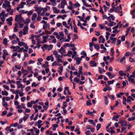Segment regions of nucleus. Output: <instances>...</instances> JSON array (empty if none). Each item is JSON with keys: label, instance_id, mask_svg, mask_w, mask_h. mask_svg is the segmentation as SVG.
I'll return each instance as SVG.
<instances>
[{"label": "nucleus", "instance_id": "1", "mask_svg": "<svg viewBox=\"0 0 135 135\" xmlns=\"http://www.w3.org/2000/svg\"><path fill=\"white\" fill-rule=\"evenodd\" d=\"M34 8H35V11L37 12L38 15H39L42 11L44 9V8L42 7H35Z\"/></svg>", "mask_w": 135, "mask_h": 135}, {"label": "nucleus", "instance_id": "2", "mask_svg": "<svg viewBox=\"0 0 135 135\" xmlns=\"http://www.w3.org/2000/svg\"><path fill=\"white\" fill-rule=\"evenodd\" d=\"M121 5L120 4L119 6H118L117 8H115V12H118L119 13H122V11H121L120 12V10H121Z\"/></svg>", "mask_w": 135, "mask_h": 135}, {"label": "nucleus", "instance_id": "3", "mask_svg": "<svg viewBox=\"0 0 135 135\" xmlns=\"http://www.w3.org/2000/svg\"><path fill=\"white\" fill-rule=\"evenodd\" d=\"M21 13L19 15H17L16 16L15 19V21H16L17 23L20 22L19 20L20 19V18L21 17Z\"/></svg>", "mask_w": 135, "mask_h": 135}, {"label": "nucleus", "instance_id": "4", "mask_svg": "<svg viewBox=\"0 0 135 135\" xmlns=\"http://www.w3.org/2000/svg\"><path fill=\"white\" fill-rule=\"evenodd\" d=\"M90 66L91 67H96L97 65V63L94 60L91 61L90 62Z\"/></svg>", "mask_w": 135, "mask_h": 135}, {"label": "nucleus", "instance_id": "5", "mask_svg": "<svg viewBox=\"0 0 135 135\" xmlns=\"http://www.w3.org/2000/svg\"><path fill=\"white\" fill-rule=\"evenodd\" d=\"M106 73V74L109 76L110 79L112 78L115 76L114 75L111 74L110 72H107Z\"/></svg>", "mask_w": 135, "mask_h": 135}, {"label": "nucleus", "instance_id": "6", "mask_svg": "<svg viewBox=\"0 0 135 135\" xmlns=\"http://www.w3.org/2000/svg\"><path fill=\"white\" fill-rule=\"evenodd\" d=\"M116 24V23L113 21L111 22V23H109L108 25L110 27H111L115 25Z\"/></svg>", "mask_w": 135, "mask_h": 135}, {"label": "nucleus", "instance_id": "7", "mask_svg": "<svg viewBox=\"0 0 135 135\" xmlns=\"http://www.w3.org/2000/svg\"><path fill=\"white\" fill-rule=\"evenodd\" d=\"M48 37H47L45 36H42V38L43 39V40L42 42V43H46L47 42L46 39Z\"/></svg>", "mask_w": 135, "mask_h": 135}, {"label": "nucleus", "instance_id": "8", "mask_svg": "<svg viewBox=\"0 0 135 135\" xmlns=\"http://www.w3.org/2000/svg\"><path fill=\"white\" fill-rule=\"evenodd\" d=\"M104 98V103L106 105H107L108 103V97L107 96H105Z\"/></svg>", "mask_w": 135, "mask_h": 135}, {"label": "nucleus", "instance_id": "9", "mask_svg": "<svg viewBox=\"0 0 135 135\" xmlns=\"http://www.w3.org/2000/svg\"><path fill=\"white\" fill-rule=\"evenodd\" d=\"M53 9L55 13H59L60 12V10L57 9L56 7H53Z\"/></svg>", "mask_w": 135, "mask_h": 135}, {"label": "nucleus", "instance_id": "10", "mask_svg": "<svg viewBox=\"0 0 135 135\" xmlns=\"http://www.w3.org/2000/svg\"><path fill=\"white\" fill-rule=\"evenodd\" d=\"M7 40V38H4L3 39V43L6 46H7L8 45Z\"/></svg>", "mask_w": 135, "mask_h": 135}, {"label": "nucleus", "instance_id": "11", "mask_svg": "<svg viewBox=\"0 0 135 135\" xmlns=\"http://www.w3.org/2000/svg\"><path fill=\"white\" fill-rule=\"evenodd\" d=\"M80 6V4L78 2H76L75 4H73V6L75 8L79 7Z\"/></svg>", "mask_w": 135, "mask_h": 135}, {"label": "nucleus", "instance_id": "12", "mask_svg": "<svg viewBox=\"0 0 135 135\" xmlns=\"http://www.w3.org/2000/svg\"><path fill=\"white\" fill-rule=\"evenodd\" d=\"M2 94V95H6L7 96L8 94V93L6 90H4V91H2L1 93Z\"/></svg>", "mask_w": 135, "mask_h": 135}, {"label": "nucleus", "instance_id": "13", "mask_svg": "<svg viewBox=\"0 0 135 135\" xmlns=\"http://www.w3.org/2000/svg\"><path fill=\"white\" fill-rule=\"evenodd\" d=\"M37 15L36 13H34L32 16V17L31 18V19L32 20H34L37 17Z\"/></svg>", "mask_w": 135, "mask_h": 135}, {"label": "nucleus", "instance_id": "14", "mask_svg": "<svg viewBox=\"0 0 135 135\" xmlns=\"http://www.w3.org/2000/svg\"><path fill=\"white\" fill-rule=\"evenodd\" d=\"M127 126V122L126 120H123L122 124H121V126Z\"/></svg>", "mask_w": 135, "mask_h": 135}, {"label": "nucleus", "instance_id": "15", "mask_svg": "<svg viewBox=\"0 0 135 135\" xmlns=\"http://www.w3.org/2000/svg\"><path fill=\"white\" fill-rule=\"evenodd\" d=\"M119 117V116L118 115H114L113 116L112 118V119L115 120V121H117L118 120L117 119H118Z\"/></svg>", "mask_w": 135, "mask_h": 135}, {"label": "nucleus", "instance_id": "16", "mask_svg": "<svg viewBox=\"0 0 135 135\" xmlns=\"http://www.w3.org/2000/svg\"><path fill=\"white\" fill-rule=\"evenodd\" d=\"M107 18L111 19L112 20H114L115 19V17L112 15H111L107 17Z\"/></svg>", "mask_w": 135, "mask_h": 135}, {"label": "nucleus", "instance_id": "17", "mask_svg": "<svg viewBox=\"0 0 135 135\" xmlns=\"http://www.w3.org/2000/svg\"><path fill=\"white\" fill-rule=\"evenodd\" d=\"M26 115L27 116L24 117L23 118V120L24 121L26 120L29 117V115L28 114H26Z\"/></svg>", "mask_w": 135, "mask_h": 135}, {"label": "nucleus", "instance_id": "18", "mask_svg": "<svg viewBox=\"0 0 135 135\" xmlns=\"http://www.w3.org/2000/svg\"><path fill=\"white\" fill-rule=\"evenodd\" d=\"M67 2L66 0H61V4L65 5L66 4Z\"/></svg>", "mask_w": 135, "mask_h": 135}, {"label": "nucleus", "instance_id": "19", "mask_svg": "<svg viewBox=\"0 0 135 135\" xmlns=\"http://www.w3.org/2000/svg\"><path fill=\"white\" fill-rule=\"evenodd\" d=\"M3 55L7 56L8 55V53L6 49H4L3 50Z\"/></svg>", "mask_w": 135, "mask_h": 135}, {"label": "nucleus", "instance_id": "20", "mask_svg": "<svg viewBox=\"0 0 135 135\" xmlns=\"http://www.w3.org/2000/svg\"><path fill=\"white\" fill-rule=\"evenodd\" d=\"M12 17H10L6 20V21L8 22H12Z\"/></svg>", "mask_w": 135, "mask_h": 135}, {"label": "nucleus", "instance_id": "21", "mask_svg": "<svg viewBox=\"0 0 135 135\" xmlns=\"http://www.w3.org/2000/svg\"><path fill=\"white\" fill-rule=\"evenodd\" d=\"M5 3L7 4V6L8 7H10V2L8 1H5Z\"/></svg>", "mask_w": 135, "mask_h": 135}, {"label": "nucleus", "instance_id": "22", "mask_svg": "<svg viewBox=\"0 0 135 135\" xmlns=\"http://www.w3.org/2000/svg\"><path fill=\"white\" fill-rule=\"evenodd\" d=\"M101 127V124H98L96 126L97 128V131H98L99 129Z\"/></svg>", "mask_w": 135, "mask_h": 135}, {"label": "nucleus", "instance_id": "23", "mask_svg": "<svg viewBox=\"0 0 135 135\" xmlns=\"http://www.w3.org/2000/svg\"><path fill=\"white\" fill-rule=\"evenodd\" d=\"M30 20L28 18H27L26 19L25 21H24V23L25 24H28L30 22Z\"/></svg>", "mask_w": 135, "mask_h": 135}, {"label": "nucleus", "instance_id": "24", "mask_svg": "<svg viewBox=\"0 0 135 135\" xmlns=\"http://www.w3.org/2000/svg\"><path fill=\"white\" fill-rule=\"evenodd\" d=\"M74 31L76 33H77L78 32V28L76 26H74Z\"/></svg>", "mask_w": 135, "mask_h": 135}, {"label": "nucleus", "instance_id": "25", "mask_svg": "<svg viewBox=\"0 0 135 135\" xmlns=\"http://www.w3.org/2000/svg\"><path fill=\"white\" fill-rule=\"evenodd\" d=\"M91 104H92L91 102V100H89V101L87 102L86 105L87 106H89Z\"/></svg>", "mask_w": 135, "mask_h": 135}, {"label": "nucleus", "instance_id": "26", "mask_svg": "<svg viewBox=\"0 0 135 135\" xmlns=\"http://www.w3.org/2000/svg\"><path fill=\"white\" fill-rule=\"evenodd\" d=\"M94 45L95 49H97V50H98L99 49V46L98 45L95 44Z\"/></svg>", "mask_w": 135, "mask_h": 135}, {"label": "nucleus", "instance_id": "27", "mask_svg": "<svg viewBox=\"0 0 135 135\" xmlns=\"http://www.w3.org/2000/svg\"><path fill=\"white\" fill-rule=\"evenodd\" d=\"M135 119V117H132V118L129 117L128 119V120L130 121L132 120H133Z\"/></svg>", "mask_w": 135, "mask_h": 135}, {"label": "nucleus", "instance_id": "28", "mask_svg": "<svg viewBox=\"0 0 135 135\" xmlns=\"http://www.w3.org/2000/svg\"><path fill=\"white\" fill-rule=\"evenodd\" d=\"M108 97L110 98L111 99L114 100V97L113 95H110L108 94L107 95Z\"/></svg>", "mask_w": 135, "mask_h": 135}, {"label": "nucleus", "instance_id": "29", "mask_svg": "<svg viewBox=\"0 0 135 135\" xmlns=\"http://www.w3.org/2000/svg\"><path fill=\"white\" fill-rule=\"evenodd\" d=\"M15 68L18 69V70H20L21 69V66L20 65H15Z\"/></svg>", "mask_w": 135, "mask_h": 135}, {"label": "nucleus", "instance_id": "30", "mask_svg": "<svg viewBox=\"0 0 135 135\" xmlns=\"http://www.w3.org/2000/svg\"><path fill=\"white\" fill-rule=\"evenodd\" d=\"M110 39L112 41H113L114 42H115L117 38H113L112 37H110Z\"/></svg>", "mask_w": 135, "mask_h": 135}, {"label": "nucleus", "instance_id": "31", "mask_svg": "<svg viewBox=\"0 0 135 135\" xmlns=\"http://www.w3.org/2000/svg\"><path fill=\"white\" fill-rule=\"evenodd\" d=\"M73 80L75 82H76L77 83H78L79 82L78 79L77 77H76L75 78H74Z\"/></svg>", "mask_w": 135, "mask_h": 135}, {"label": "nucleus", "instance_id": "32", "mask_svg": "<svg viewBox=\"0 0 135 135\" xmlns=\"http://www.w3.org/2000/svg\"><path fill=\"white\" fill-rule=\"evenodd\" d=\"M24 48L23 47L20 48L18 50L17 52H22V51L23 50Z\"/></svg>", "mask_w": 135, "mask_h": 135}, {"label": "nucleus", "instance_id": "33", "mask_svg": "<svg viewBox=\"0 0 135 135\" xmlns=\"http://www.w3.org/2000/svg\"><path fill=\"white\" fill-rule=\"evenodd\" d=\"M128 80L129 81H131L132 83L134 82V79L131 77L129 78H128Z\"/></svg>", "mask_w": 135, "mask_h": 135}, {"label": "nucleus", "instance_id": "34", "mask_svg": "<svg viewBox=\"0 0 135 135\" xmlns=\"http://www.w3.org/2000/svg\"><path fill=\"white\" fill-rule=\"evenodd\" d=\"M100 46L101 49H103L105 50H107L106 49L105 47L104 46V45L103 44H101L100 45Z\"/></svg>", "mask_w": 135, "mask_h": 135}, {"label": "nucleus", "instance_id": "35", "mask_svg": "<svg viewBox=\"0 0 135 135\" xmlns=\"http://www.w3.org/2000/svg\"><path fill=\"white\" fill-rule=\"evenodd\" d=\"M7 113V112L6 111L4 110L3 111L1 115L2 116L6 115Z\"/></svg>", "mask_w": 135, "mask_h": 135}, {"label": "nucleus", "instance_id": "36", "mask_svg": "<svg viewBox=\"0 0 135 135\" xmlns=\"http://www.w3.org/2000/svg\"><path fill=\"white\" fill-rule=\"evenodd\" d=\"M126 58V57L124 56L122 57L120 60V62H122Z\"/></svg>", "mask_w": 135, "mask_h": 135}, {"label": "nucleus", "instance_id": "37", "mask_svg": "<svg viewBox=\"0 0 135 135\" xmlns=\"http://www.w3.org/2000/svg\"><path fill=\"white\" fill-rule=\"evenodd\" d=\"M87 112H88L87 113H86V115L89 114V115H90V114H92L93 113L92 112H90L89 110H87Z\"/></svg>", "mask_w": 135, "mask_h": 135}, {"label": "nucleus", "instance_id": "38", "mask_svg": "<svg viewBox=\"0 0 135 135\" xmlns=\"http://www.w3.org/2000/svg\"><path fill=\"white\" fill-rule=\"evenodd\" d=\"M115 10V7L112 8H111L109 10V12L110 13H111L112 12Z\"/></svg>", "mask_w": 135, "mask_h": 135}, {"label": "nucleus", "instance_id": "39", "mask_svg": "<svg viewBox=\"0 0 135 135\" xmlns=\"http://www.w3.org/2000/svg\"><path fill=\"white\" fill-rule=\"evenodd\" d=\"M27 106L28 107H32V104L30 103V102H28L27 104Z\"/></svg>", "mask_w": 135, "mask_h": 135}, {"label": "nucleus", "instance_id": "40", "mask_svg": "<svg viewBox=\"0 0 135 135\" xmlns=\"http://www.w3.org/2000/svg\"><path fill=\"white\" fill-rule=\"evenodd\" d=\"M98 69L99 70V72L100 74H102L103 73L102 69L101 68H100L99 67H98Z\"/></svg>", "mask_w": 135, "mask_h": 135}, {"label": "nucleus", "instance_id": "41", "mask_svg": "<svg viewBox=\"0 0 135 135\" xmlns=\"http://www.w3.org/2000/svg\"><path fill=\"white\" fill-rule=\"evenodd\" d=\"M81 54L83 55L85 57H86L87 56V55H86V53L85 52H84V51H82L81 52Z\"/></svg>", "mask_w": 135, "mask_h": 135}, {"label": "nucleus", "instance_id": "42", "mask_svg": "<svg viewBox=\"0 0 135 135\" xmlns=\"http://www.w3.org/2000/svg\"><path fill=\"white\" fill-rule=\"evenodd\" d=\"M3 87L5 89H6L7 90H9V87L8 86L5 85H3Z\"/></svg>", "mask_w": 135, "mask_h": 135}, {"label": "nucleus", "instance_id": "43", "mask_svg": "<svg viewBox=\"0 0 135 135\" xmlns=\"http://www.w3.org/2000/svg\"><path fill=\"white\" fill-rule=\"evenodd\" d=\"M38 99H37L36 100L35 102H34L33 101H31V102L32 104H35L37 103L38 102Z\"/></svg>", "mask_w": 135, "mask_h": 135}, {"label": "nucleus", "instance_id": "44", "mask_svg": "<svg viewBox=\"0 0 135 135\" xmlns=\"http://www.w3.org/2000/svg\"><path fill=\"white\" fill-rule=\"evenodd\" d=\"M129 61L130 62H134V59H133L131 57H130L129 58Z\"/></svg>", "mask_w": 135, "mask_h": 135}, {"label": "nucleus", "instance_id": "45", "mask_svg": "<svg viewBox=\"0 0 135 135\" xmlns=\"http://www.w3.org/2000/svg\"><path fill=\"white\" fill-rule=\"evenodd\" d=\"M58 69L59 70L58 71H62L63 70V67L62 66L58 68Z\"/></svg>", "mask_w": 135, "mask_h": 135}, {"label": "nucleus", "instance_id": "46", "mask_svg": "<svg viewBox=\"0 0 135 135\" xmlns=\"http://www.w3.org/2000/svg\"><path fill=\"white\" fill-rule=\"evenodd\" d=\"M31 89V88L30 86H28L26 88L25 90L26 91H27L30 90Z\"/></svg>", "mask_w": 135, "mask_h": 135}, {"label": "nucleus", "instance_id": "47", "mask_svg": "<svg viewBox=\"0 0 135 135\" xmlns=\"http://www.w3.org/2000/svg\"><path fill=\"white\" fill-rule=\"evenodd\" d=\"M74 60H75L76 61H78L79 60H81L82 59L81 58H80L79 57H77L75 58L74 59Z\"/></svg>", "mask_w": 135, "mask_h": 135}, {"label": "nucleus", "instance_id": "48", "mask_svg": "<svg viewBox=\"0 0 135 135\" xmlns=\"http://www.w3.org/2000/svg\"><path fill=\"white\" fill-rule=\"evenodd\" d=\"M112 123L111 122H110L109 123L108 125L106 127V129H108V128L111 126Z\"/></svg>", "mask_w": 135, "mask_h": 135}, {"label": "nucleus", "instance_id": "49", "mask_svg": "<svg viewBox=\"0 0 135 135\" xmlns=\"http://www.w3.org/2000/svg\"><path fill=\"white\" fill-rule=\"evenodd\" d=\"M17 88L18 89L20 88H21V89L23 88H24V87H22V84H20L18 85H17Z\"/></svg>", "mask_w": 135, "mask_h": 135}, {"label": "nucleus", "instance_id": "50", "mask_svg": "<svg viewBox=\"0 0 135 135\" xmlns=\"http://www.w3.org/2000/svg\"><path fill=\"white\" fill-rule=\"evenodd\" d=\"M41 17H40V16H39V15L37 18V20L38 21H39L41 20Z\"/></svg>", "mask_w": 135, "mask_h": 135}, {"label": "nucleus", "instance_id": "51", "mask_svg": "<svg viewBox=\"0 0 135 135\" xmlns=\"http://www.w3.org/2000/svg\"><path fill=\"white\" fill-rule=\"evenodd\" d=\"M121 39L122 41H124L125 40V36L124 35L122 36L121 38Z\"/></svg>", "mask_w": 135, "mask_h": 135}, {"label": "nucleus", "instance_id": "52", "mask_svg": "<svg viewBox=\"0 0 135 135\" xmlns=\"http://www.w3.org/2000/svg\"><path fill=\"white\" fill-rule=\"evenodd\" d=\"M36 40H37V43L38 44H42V42L40 40V39H37V38L36 39Z\"/></svg>", "mask_w": 135, "mask_h": 135}, {"label": "nucleus", "instance_id": "53", "mask_svg": "<svg viewBox=\"0 0 135 135\" xmlns=\"http://www.w3.org/2000/svg\"><path fill=\"white\" fill-rule=\"evenodd\" d=\"M105 28L109 32H110L111 31L110 28H108L107 27L105 26Z\"/></svg>", "mask_w": 135, "mask_h": 135}, {"label": "nucleus", "instance_id": "54", "mask_svg": "<svg viewBox=\"0 0 135 135\" xmlns=\"http://www.w3.org/2000/svg\"><path fill=\"white\" fill-rule=\"evenodd\" d=\"M70 76L69 79H72L73 78V71H71L70 72Z\"/></svg>", "mask_w": 135, "mask_h": 135}, {"label": "nucleus", "instance_id": "55", "mask_svg": "<svg viewBox=\"0 0 135 135\" xmlns=\"http://www.w3.org/2000/svg\"><path fill=\"white\" fill-rule=\"evenodd\" d=\"M123 71H122L121 70L119 72V73L120 76H123Z\"/></svg>", "mask_w": 135, "mask_h": 135}, {"label": "nucleus", "instance_id": "56", "mask_svg": "<svg viewBox=\"0 0 135 135\" xmlns=\"http://www.w3.org/2000/svg\"><path fill=\"white\" fill-rule=\"evenodd\" d=\"M52 126L54 128H57L58 127V125L57 124H54L52 125Z\"/></svg>", "mask_w": 135, "mask_h": 135}, {"label": "nucleus", "instance_id": "57", "mask_svg": "<svg viewBox=\"0 0 135 135\" xmlns=\"http://www.w3.org/2000/svg\"><path fill=\"white\" fill-rule=\"evenodd\" d=\"M64 61L63 60L60 59L57 60V62H58L59 63V62H63Z\"/></svg>", "mask_w": 135, "mask_h": 135}, {"label": "nucleus", "instance_id": "58", "mask_svg": "<svg viewBox=\"0 0 135 135\" xmlns=\"http://www.w3.org/2000/svg\"><path fill=\"white\" fill-rule=\"evenodd\" d=\"M64 50V48L63 47H61L60 48V49H59L58 50V52H59V53H60L62 51Z\"/></svg>", "mask_w": 135, "mask_h": 135}, {"label": "nucleus", "instance_id": "59", "mask_svg": "<svg viewBox=\"0 0 135 135\" xmlns=\"http://www.w3.org/2000/svg\"><path fill=\"white\" fill-rule=\"evenodd\" d=\"M90 133V132L89 130H88L85 132L86 135H89Z\"/></svg>", "mask_w": 135, "mask_h": 135}, {"label": "nucleus", "instance_id": "60", "mask_svg": "<svg viewBox=\"0 0 135 135\" xmlns=\"http://www.w3.org/2000/svg\"><path fill=\"white\" fill-rule=\"evenodd\" d=\"M64 32L65 33L66 35H68V30L66 28L64 29Z\"/></svg>", "mask_w": 135, "mask_h": 135}, {"label": "nucleus", "instance_id": "61", "mask_svg": "<svg viewBox=\"0 0 135 135\" xmlns=\"http://www.w3.org/2000/svg\"><path fill=\"white\" fill-rule=\"evenodd\" d=\"M23 34L24 35H26L27 33V32H28L27 30H25V29H23Z\"/></svg>", "mask_w": 135, "mask_h": 135}, {"label": "nucleus", "instance_id": "62", "mask_svg": "<svg viewBox=\"0 0 135 135\" xmlns=\"http://www.w3.org/2000/svg\"><path fill=\"white\" fill-rule=\"evenodd\" d=\"M32 66H31L30 67L28 66L27 67V71H31V70H32Z\"/></svg>", "mask_w": 135, "mask_h": 135}, {"label": "nucleus", "instance_id": "63", "mask_svg": "<svg viewBox=\"0 0 135 135\" xmlns=\"http://www.w3.org/2000/svg\"><path fill=\"white\" fill-rule=\"evenodd\" d=\"M27 13V15L28 16H30L32 14V11H31L28 12Z\"/></svg>", "mask_w": 135, "mask_h": 135}, {"label": "nucleus", "instance_id": "64", "mask_svg": "<svg viewBox=\"0 0 135 135\" xmlns=\"http://www.w3.org/2000/svg\"><path fill=\"white\" fill-rule=\"evenodd\" d=\"M131 13L132 16L134 15L135 14V8L132 10Z\"/></svg>", "mask_w": 135, "mask_h": 135}]
</instances>
